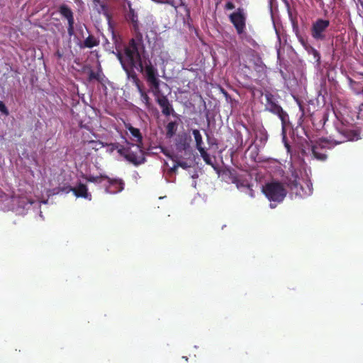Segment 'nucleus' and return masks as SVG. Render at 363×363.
<instances>
[{
  "mask_svg": "<svg viewBox=\"0 0 363 363\" xmlns=\"http://www.w3.org/2000/svg\"><path fill=\"white\" fill-rule=\"evenodd\" d=\"M112 38L116 45V51H113L120 61L125 72L127 77L137 87L140 95L141 101L148 107L150 98L142 89L140 80L135 71L142 73L152 92L157 97L160 94L159 74L157 67L152 62L148 54L145 51L143 35L136 31L135 35L130 39L128 44L122 50L120 38L112 33Z\"/></svg>",
  "mask_w": 363,
  "mask_h": 363,
  "instance_id": "f257e3e1",
  "label": "nucleus"
},
{
  "mask_svg": "<svg viewBox=\"0 0 363 363\" xmlns=\"http://www.w3.org/2000/svg\"><path fill=\"white\" fill-rule=\"evenodd\" d=\"M47 202V201H33L18 193L0 194V208L4 211H13L17 215H25L29 210H33L43 219L42 211L39 208L41 203L45 204Z\"/></svg>",
  "mask_w": 363,
  "mask_h": 363,
  "instance_id": "f03ea898",
  "label": "nucleus"
},
{
  "mask_svg": "<svg viewBox=\"0 0 363 363\" xmlns=\"http://www.w3.org/2000/svg\"><path fill=\"white\" fill-rule=\"evenodd\" d=\"M288 186L291 194L299 198H306L313 194V184L306 170L292 172L288 179Z\"/></svg>",
  "mask_w": 363,
  "mask_h": 363,
  "instance_id": "7ed1b4c3",
  "label": "nucleus"
},
{
  "mask_svg": "<svg viewBox=\"0 0 363 363\" xmlns=\"http://www.w3.org/2000/svg\"><path fill=\"white\" fill-rule=\"evenodd\" d=\"M264 97L266 99L265 110L278 116L281 121L283 141L284 142L285 147L289 150V146L286 142L285 132L286 126L289 123V116L286 112H285L283 108L278 104V101L274 95L267 92L264 94Z\"/></svg>",
  "mask_w": 363,
  "mask_h": 363,
  "instance_id": "20e7f679",
  "label": "nucleus"
},
{
  "mask_svg": "<svg viewBox=\"0 0 363 363\" xmlns=\"http://www.w3.org/2000/svg\"><path fill=\"white\" fill-rule=\"evenodd\" d=\"M262 191L267 199L271 202L270 208H274L276 204L272 202L281 203L286 196L287 191L284 185L276 180H272L262 186Z\"/></svg>",
  "mask_w": 363,
  "mask_h": 363,
  "instance_id": "39448f33",
  "label": "nucleus"
},
{
  "mask_svg": "<svg viewBox=\"0 0 363 363\" xmlns=\"http://www.w3.org/2000/svg\"><path fill=\"white\" fill-rule=\"evenodd\" d=\"M219 176L227 183L235 184L238 189L245 191L251 197H254L253 190L247 179H242L238 175L237 171L234 169L225 168L221 171H218Z\"/></svg>",
  "mask_w": 363,
  "mask_h": 363,
  "instance_id": "423d86ee",
  "label": "nucleus"
},
{
  "mask_svg": "<svg viewBox=\"0 0 363 363\" xmlns=\"http://www.w3.org/2000/svg\"><path fill=\"white\" fill-rule=\"evenodd\" d=\"M122 155L134 164H140L145 162L144 153L141 145H132L124 148Z\"/></svg>",
  "mask_w": 363,
  "mask_h": 363,
  "instance_id": "0eeeda50",
  "label": "nucleus"
},
{
  "mask_svg": "<svg viewBox=\"0 0 363 363\" xmlns=\"http://www.w3.org/2000/svg\"><path fill=\"white\" fill-rule=\"evenodd\" d=\"M330 21L326 19L318 18L311 26V34L315 40H324L326 38V30Z\"/></svg>",
  "mask_w": 363,
  "mask_h": 363,
  "instance_id": "6e6552de",
  "label": "nucleus"
},
{
  "mask_svg": "<svg viewBox=\"0 0 363 363\" xmlns=\"http://www.w3.org/2000/svg\"><path fill=\"white\" fill-rule=\"evenodd\" d=\"M329 148V143L326 140H320L308 149L311 157L320 160L325 161L327 159L326 149Z\"/></svg>",
  "mask_w": 363,
  "mask_h": 363,
  "instance_id": "1a4fd4ad",
  "label": "nucleus"
},
{
  "mask_svg": "<svg viewBox=\"0 0 363 363\" xmlns=\"http://www.w3.org/2000/svg\"><path fill=\"white\" fill-rule=\"evenodd\" d=\"M232 23L235 27L238 34H242L245 28V16L243 10L239 9L230 16Z\"/></svg>",
  "mask_w": 363,
  "mask_h": 363,
  "instance_id": "9d476101",
  "label": "nucleus"
},
{
  "mask_svg": "<svg viewBox=\"0 0 363 363\" xmlns=\"http://www.w3.org/2000/svg\"><path fill=\"white\" fill-rule=\"evenodd\" d=\"M152 56L155 57V64L158 63L163 67H165V65L170 59L168 52L162 48L158 43L153 46Z\"/></svg>",
  "mask_w": 363,
  "mask_h": 363,
  "instance_id": "9b49d317",
  "label": "nucleus"
},
{
  "mask_svg": "<svg viewBox=\"0 0 363 363\" xmlns=\"http://www.w3.org/2000/svg\"><path fill=\"white\" fill-rule=\"evenodd\" d=\"M73 192L74 195L78 198H83L88 201L91 200V194L88 191L86 184L81 182L78 183L75 186H68L66 188V193Z\"/></svg>",
  "mask_w": 363,
  "mask_h": 363,
  "instance_id": "f8f14e48",
  "label": "nucleus"
},
{
  "mask_svg": "<svg viewBox=\"0 0 363 363\" xmlns=\"http://www.w3.org/2000/svg\"><path fill=\"white\" fill-rule=\"evenodd\" d=\"M60 13L62 15V16H63L67 21V23H68L67 33H68L69 36V37L73 36L74 35V19L73 12L67 5H62L60 7Z\"/></svg>",
  "mask_w": 363,
  "mask_h": 363,
  "instance_id": "ddd939ff",
  "label": "nucleus"
},
{
  "mask_svg": "<svg viewBox=\"0 0 363 363\" xmlns=\"http://www.w3.org/2000/svg\"><path fill=\"white\" fill-rule=\"evenodd\" d=\"M124 125L126 131V135L133 143L132 145H142L143 135L140 129L133 127L128 123H125Z\"/></svg>",
  "mask_w": 363,
  "mask_h": 363,
  "instance_id": "4468645a",
  "label": "nucleus"
},
{
  "mask_svg": "<svg viewBox=\"0 0 363 363\" xmlns=\"http://www.w3.org/2000/svg\"><path fill=\"white\" fill-rule=\"evenodd\" d=\"M105 191L108 194H116L124 189L125 184L121 179H110L108 177Z\"/></svg>",
  "mask_w": 363,
  "mask_h": 363,
  "instance_id": "2eb2a0df",
  "label": "nucleus"
},
{
  "mask_svg": "<svg viewBox=\"0 0 363 363\" xmlns=\"http://www.w3.org/2000/svg\"><path fill=\"white\" fill-rule=\"evenodd\" d=\"M191 137L186 133L179 134L175 140L176 149L178 152H186L190 148Z\"/></svg>",
  "mask_w": 363,
  "mask_h": 363,
  "instance_id": "dca6fc26",
  "label": "nucleus"
},
{
  "mask_svg": "<svg viewBox=\"0 0 363 363\" xmlns=\"http://www.w3.org/2000/svg\"><path fill=\"white\" fill-rule=\"evenodd\" d=\"M157 102L160 105L162 108V112L164 116H169L171 114H174V111L172 104L169 103L167 96H157Z\"/></svg>",
  "mask_w": 363,
  "mask_h": 363,
  "instance_id": "f3484780",
  "label": "nucleus"
},
{
  "mask_svg": "<svg viewBox=\"0 0 363 363\" xmlns=\"http://www.w3.org/2000/svg\"><path fill=\"white\" fill-rule=\"evenodd\" d=\"M255 138L256 140L259 143L258 146H264L268 140V134L263 126L257 127L255 132Z\"/></svg>",
  "mask_w": 363,
  "mask_h": 363,
  "instance_id": "a211bd4d",
  "label": "nucleus"
},
{
  "mask_svg": "<svg viewBox=\"0 0 363 363\" xmlns=\"http://www.w3.org/2000/svg\"><path fill=\"white\" fill-rule=\"evenodd\" d=\"M300 42L303 45V46L305 48L306 51L310 55H312L313 59L315 60L317 65L318 66L320 65V55L318 52V51L315 49L314 48L311 47V45H308L307 43L305 42L303 39H300Z\"/></svg>",
  "mask_w": 363,
  "mask_h": 363,
  "instance_id": "6ab92c4d",
  "label": "nucleus"
},
{
  "mask_svg": "<svg viewBox=\"0 0 363 363\" xmlns=\"http://www.w3.org/2000/svg\"><path fill=\"white\" fill-rule=\"evenodd\" d=\"M99 41L93 35H89L83 43L79 45L80 48H92L99 45Z\"/></svg>",
  "mask_w": 363,
  "mask_h": 363,
  "instance_id": "aec40b11",
  "label": "nucleus"
},
{
  "mask_svg": "<svg viewBox=\"0 0 363 363\" xmlns=\"http://www.w3.org/2000/svg\"><path fill=\"white\" fill-rule=\"evenodd\" d=\"M192 135L195 140L196 149L199 151L202 150L203 149H205L203 147V142L202 136H201L200 131L197 129H194L192 130Z\"/></svg>",
  "mask_w": 363,
  "mask_h": 363,
  "instance_id": "412c9836",
  "label": "nucleus"
},
{
  "mask_svg": "<svg viewBox=\"0 0 363 363\" xmlns=\"http://www.w3.org/2000/svg\"><path fill=\"white\" fill-rule=\"evenodd\" d=\"M177 127L178 124L176 121H171L168 123L166 126V137L167 138H172L175 135Z\"/></svg>",
  "mask_w": 363,
  "mask_h": 363,
  "instance_id": "4be33fe9",
  "label": "nucleus"
},
{
  "mask_svg": "<svg viewBox=\"0 0 363 363\" xmlns=\"http://www.w3.org/2000/svg\"><path fill=\"white\" fill-rule=\"evenodd\" d=\"M106 150L108 153H113L115 150H117V152L122 155V152L124 150V147H122L120 145L117 143H106L105 147Z\"/></svg>",
  "mask_w": 363,
  "mask_h": 363,
  "instance_id": "5701e85b",
  "label": "nucleus"
},
{
  "mask_svg": "<svg viewBox=\"0 0 363 363\" xmlns=\"http://www.w3.org/2000/svg\"><path fill=\"white\" fill-rule=\"evenodd\" d=\"M103 179H108V177L99 173V176H94L92 174H87L85 176V179L89 182L100 184L102 182Z\"/></svg>",
  "mask_w": 363,
  "mask_h": 363,
  "instance_id": "b1692460",
  "label": "nucleus"
},
{
  "mask_svg": "<svg viewBox=\"0 0 363 363\" xmlns=\"http://www.w3.org/2000/svg\"><path fill=\"white\" fill-rule=\"evenodd\" d=\"M103 179H108V177L99 173V176H94L92 174H87L85 176V179L89 182L100 184L102 182Z\"/></svg>",
  "mask_w": 363,
  "mask_h": 363,
  "instance_id": "393cba45",
  "label": "nucleus"
},
{
  "mask_svg": "<svg viewBox=\"0 0 363 363\" xmlns=\"http://www.w3.org/2000/svg\"><path fill=\"white\" fill-rule=\"evenodd\" d=\"M88 146L90 149L98 151L105 147V144L99 140H90L88 142Z\"/></svg>",
  "mask_w": 363,
  "mask_h": 363,
  "instance_id": "a878e982",
  "label": "nucleus"
},
{
  "mask_svg": "<svg viewBox=\"0 0 363 363\" xmlns=\"http://www.w3.org/2000/svg\"><path fill=\"white\" fill-rule=\"evenodd\" d=\"M102 75V72L101 70H98L95 72L94 70H89V80L91 82L92 80H98L100 81Z\"/></svg>",
  "mask_w": 363,
  "mask_h": 363,
  "instance_id": "bb28decb",
  "label": "nucleus"
},
{
  "mask_svg": "<svg viewBox=\"0 0 363 363\" xmlns=\"http://www.w3.org/2000/svg\"><path fill=\"white\" fill-rule=\"evenodd\" d=\"M200 152V155H201V157L203 158V160H204V162L207 164H210L211 166L213 167V160L211 157V156L209 155L208 153H207V152L206 151L205 149H203L202 150H199V151Z\"/></svg>",
  "mask_w": 363,
  "mask_h": 363,
  "instance_id": "cd10ccee",
  "label": "nucleus"
},
{
  "mask_svg": "<svg viewBox=\"0 0 363 363\" xmlns=\"http://www.w3.org/2000/svg\"><path fill=\"white\" fill-rule=\"evenodd\" d=\"M355 3L358 14L363 18V0H353Z\"/></svg>",
  "mask_w": 363,
  "mask_h": 363,
  "instance_id": "c85d7f7f",
  "label": "nucleus"
},
{
  "mask_svg": "<svg viewBox=\"0 0 363 363\" xmlns=\"http://www.w3.org/2000/svg\"><path fill=\"white\" fill-rule=\"evenodd\" d=\"M0 112L2 113L5 116H8L9 113V110L6 108V105L1 101H0Z\"/></svg>",
  "mask_w": 363,
  "mask_h": 363,
  "instance_id": "c756f323",
  "label": "nucleus"
},
{
  "mask_svg": "<svg viewBox=\"0 0 363 363\" xmlns=\"http://www.w3.org/2000/svg\"><path fill=\"white\" fill-rule=\"evenodd\" d=\"M179 166L184 167L185 164H183L182 163L179 164L174 162L172 167H170L171 172H174Z\"/></svg>",
  "mask_w": 363,
  "mask_h": 363,
  "instance_id": "7c9ffc66",
  "label": "nucleus"
},
{
  "mask_svg": "<svg viewBox=\"0 0 363 363\" xmlns=\"http://www.w3.org/2000/svg\"><path fill=\"white\" fill-rule=\"evenodd\" d=\"M182 4V0H178L177 2L172 3V5L174 7L178 6L179 5Z\"/></svg>",
  "mask_w": 363,
  "mask_h": 363,
  "instance_id": "2f4dec72",
  "label": "nucleus"
},
{
  "mask_svg": "<svg viewBox=\"0 0 363 363\" xmlns=\"http://www.w3.org/2000/svg\"><path fill=\"white\" fill-rule=\"evenodd\" d=\"M233 7H234V6H233V4L232 3H230V2H228V3L226 4V8H227L228 9H233Z\"/></svg>",
  "mask_w": 363,
  "mask_h": 363,
  "instance_id": "473e14b6",
  "label": "nucleus"
},
{
  "mask_svg": "<svg viewBox=\"0 0 363 363\" xmlns=\"http://www.w3.org/2000/svg\"><path fill=\"white\" fill-rule=\"evenodd\" d=\"M132 21L133 22L136 23L137 22V16H135L134 15H133Z\"/></svg>",
  "mask_w": 363,
  "mask_h": 363,
  "instance_id": "72a5a7b5",
  "label": "nucleus"
},
{
  "mask_svg": "<svg viewBox=\"0 0 363 363\" xmlns=\"http://www.w3.org/2000/svg\"><path fill=\"white\" fill-rule=\"evenodd\" d=\"M298 106H299V109L301 112H303V107L301 105V104L299 102H298Z\"/></svg>",
  "mask_w": 363,
  "mask_h": 363,
  "instance_id": "f704fd0d",
  "label": "nucleus"
},
{
  "mask_svg": "<svg viewBox=\"0 0 363 363\" xmlns=\"http://www.w3.org/2000/svg\"><path fill=\"white\" fill-rule=\"evenodd\" d=\"M358 138L356 137V138H348V140H357Z\"/></svg>",
  "mask_w": 363,
  "mask_h": 363,
  "instance_id": "c9c22d12",
  "label": "nucleus"
},
{
  "mask_svg": "<svg viewBox=\"0 0 363 363\" xmlns=\"http://www.w3.org/2000/svg\"><path fill=\"white\" fill-rule=\"evenodd\" d=\"M359 74H360L363 77V72H359Z\"/></svg>",
  "mask_w": 363,
  "mask_h": 363,
  "instance_id": "e433bc0d",
  "label": "nucleus"
},
{
  "mask_svg": "<svg viewBox=\"0 0 363 363\" xmlns=\"http://www.w3.org/2000/svg\"><path fill=\"white\" fill-rule=\"evenodd\" d=\"M193 186H196V182H195L193 183Z\"/></svg>",
  "mask_w": 363,
  "mask_h": 363,
  "instance_id": "4c0bfd02",
  "label": "nucleus"
},
{
  "mask_svg": "<svg viewBox=\"0 0 363 363\" xmlns=\"http://www.w3.org/2000/svg\"><path fill=\"white\" fill-rule=\"evenodd\" d=\"M94 1H98L99 0H94Z\"/></svg>",
  "mask_w": 363,
  "mask_h": 363,
  "instance_id": "58836bf2",
  "label": "nucleus"
}]
</instances>
